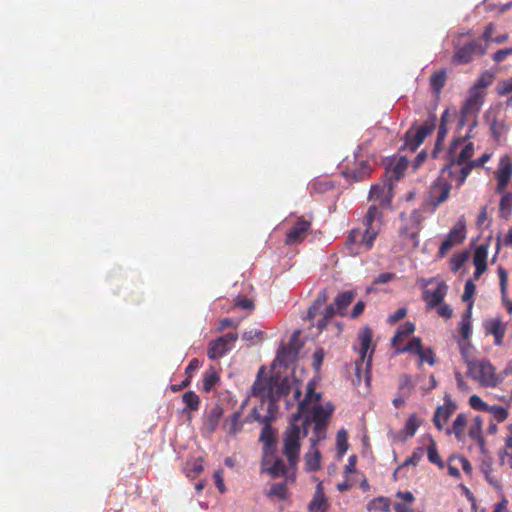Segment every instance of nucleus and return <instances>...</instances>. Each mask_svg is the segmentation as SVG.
<instances>
[{"label":"nucleus","mask_w":512,"mask_h":512,"mask_svg":"<svg viewBox=\"0 0 512 512\" xmlns=\"http://www.w3.org/2000/svg\"><path fill=\"white\" fill-rule=\"evenodd\" d=\"M293 419L284 433V447L283 453L287 457L289 466L295 468L300 452V438L303 436V431L300 426Z\"/></svg>","instance_id":"5"},{"label":"nucleus","mask_w":512,"mask_h":512,"mask_svg":"<svg viewBox=\"0 0 512 512\" xmlns=\"http://www.w3.org/2000/svg\"><path fill=\"white\" fill-rule=\"evenodd\" d=\"M475 290L476 285L474 284V282L471 279L467 280L464 286L462 300L465 302L470 301L475 294Z\"/></svg>","instance_id":"59"},{"label":"nucleus","mask_w":512,"mask_h":512,"mask_svg":"<svg viewBox=\"0 0 512 512\" xmlns=\"http://www.w3.org/2000/svg\"><path fill=\"white\" fill-rule=\"evenodd\" d=\"M372 338H373V332L370 327L366 326L362 328L357 335V341L359 343V354L360 358L358 361H356L355 365V374L356 376L360 377V373L362 370L363 362L365 361V358L367 356L368 351L370 350V354L368 356L366 367L369 368L371 366L372 362V355L374 352V347H371L372 345Z\"/></svg>","instance_id":"10"},{"label":"nucleus","mask_w":512,"mask_h":512,"mask_svg":"<svg viewBox=\"0 0 512 512\" xmlns=\"http://www.w3.org/2000/svg\"><path fill=\"white\" fill-rule=\"evenodd\" d=\"M219 376L216 371L211 367L205 372L203 376V390L209 392L218 383Z\"/></svg>","instance_id":"46"},{"label":"nucleus","mask_w":512,"mask_h":512,"mask_svg":"<svg viewBox=\"0 0 512 512\" xmlns=\"http://www.w3.org/2000/svg\"><path fill=\"white\" fill-rule=\"evenodd\" d=\"M333 411L334 407L330 403L326 404V406H321L319 404L312 406L307 413L309 415H305V418L302 421L303 436L308 434V428L311 423H314V431L319 435L320 432L325 429L327 421L331 417Z\"/></svg>","instance_id":"6"},{"label":"nucleus","mask_w":512,"mask_h":512,"mask_svg":"<svg viewBox=\"0 0 512 512\" xmlns=\"http://www.w3.org/2000/svg\"><path fill=\"white\" fill-rule=\"evenodd\" d=\"M486 332L494 336V344L501 346L506 333V324L499 318L490 319L485 324Z\"/></svg>","instance_id":"23"},{"label":"nucleus","mask_w":512,"mask_h":512,"mask_svg":"<svg viewBox=\"0 0 512 512\" xmlns=\"http://www.w3.org/2000/svg\"><path fill=\"white\" fill-rule=\"evenodd\" d=\"M382 212L376 204L371 205L363 219L364 229L350 230L345 240V249L351 256H357L372 249L380 231Z\"/></svg>","instance_id":"1"},{"label":"nucleus","mask_w":512,"mask_h":512,"mask_svg":"<svg viewBox=\"0 0 512 512\" xmlns=\"http://www.w3.org/2000/svg\"><path fill=\"white\" fill-rule=\"evenodd\" d=\"M337 451L339 455H344L348 450L347 433L344 429H341L337 433L336 438Z\"/></svg>","instance_id":"52"},{"label":"nucleus","mask_w":512,"mask_h":512,"mask_svg":"<svg viewBox=\"0 0 512 512\" xmlns=\"http://www.w3.org/2000/svg\"><path fill=\"white\" fill-rule=\"evenodd\" d=\"M465 237V225L461 222L455 225L446 236L447 239L452 240L454 245L462 243Z\"/></svg>","instance_id":"42"},{"label":"nucleus","mask_w":512,"mask_h":512,"mask_svg":"<svg viewBox=\"0 0 512 512\" xmlns=\"http://www.w3.org/2000/svg\"><path fill=\"white\" fill-rule=\"evenodd\" d=\"M274 454L269 456V460L271 461L268 465L262 466V472L268 473L272 478H278L281 476H285L287 474V467L284 461L281 458H276L273 460Z\"/></svg>","instance_id":"28"},{"label":"nucleus","mask_w":512,"mask_h":512,"mask_svg":"<svg viewBox=\"0 0 512 512\" xmlns=\"http://www.w3.org/2000/svg\"><path fill=\"white\" fill-rule=\"evenodd\" d=\"M414 385L412 379L407 374H402L398 380V393L410 396L413 391Z\"/></svg>","instance_id":"44"},{"label":"nucleus","mask_w":512,"mask_h":512,"mask_svg":"<svg viewBox=\"0 0 512 512\" xmlns=\"http://www.w3.org/2000/svg\"><path fill=\"white\" fill-rule=\"evenodd\" d=\"M329 507L327 498L325 497L322 483H318L314 496L308 505L309 512H327Z\"/></svg>","instance_id":"24"},{"label":"nucleus","mask_w":512,"mask_h":512,"mask_svg":"<svg viewBox=\"0 0 512 512\" xmlns=\"http://www.w3.org/2000/svg\"><path fill=\"white\" fill-rule=\"evenodd\" d=\"M311 228V221L304 219L303 217L297 218L293 227L287 232L285 238L286 245H294L302 242L307 232Z\"/></svg>","instance_id":"16"},{"label":"nucleus","mask_w":512,"mask_h":512,"mask_svg":"<svg viewBox=\"0 0 512 512\" xmlns=\"http://www.w3.org/2000/svg\"><path fill=\"white\" fill-rule=\"evenodd\" d=\"M422 349H423V346H422V340L421 338L419 337H413L408 343L406 346L404 347H401V348H397V353H406V352H409V353H415L416 355L417 354H420L422 353Z\"/></svg>","instance_id":"43"},{"label":"nucleus","mask_w":512,"mask_h":512,"mask_svg":"<svg viewBox=\"0 0 512 512\" xmlns=\"http://www.w3.org/2000/svg\"><path fill=\"white\" fill-rule=\"evenodd\" d=\"M467 376L485 388H495L501 382L496 368L486 359H477L468 363Z\"/></svg>","instance_id":"3"},{"label":"nucleus","mask_w":512,"mask_h":512,"mask_svg":"<svg viewBox=\"0 0 512 512\" xmlns=\"http://www.w3.org/2000/svg\"><path fill=\"white\" fill-rule=\"evenodd\" d=\"M328 296L325 290L321 291L316 300L308 309L307 318L310 321H313L319 311V309L327 302Z\"/></svg>","instance_id":"37"},{"label":"nucleus","mask_w":512,"mask_h":512,"mask_svg":"<svg viewBox=\"0 0 512 512\" xmlns=\"http://www.w3.org/2000/svg\"><path fill=\"white\" fill-rule=\"evenodd\" d=\"M499 203V214L501 218L508 219L512 213V193L503 192Z\"/></svg>","instance_id":"34"},{"label":"nucleus","mask_w":512,"mask_h":512,"mask_svg":"<svg viewBox=\"0 0 512 512\" xmlns=\"http://www.w3.org/2000/svg\"><path fill=\"white\" fill-rule=\"evenodd\" d=\"M456 408V404L450 398H447L445 399L444 404L436 409L433 417V423L438 430L443 429L444 424L455 412Z\"/></svg>","instance_id":"21"},{"label":"nucleus","mask_w":512,"mask_h":512,"mask_svg":"<svg viewBox=\"0 0 512 512\" xmlns=\"http://www.w3.org/2000/svg\"><path fill=\"white\" fill-rule=\"evenodd\" d=\"M415 331V325L412 322H406L400 325L391 339V344L393 347H397V339H404L410 336Z\"/></svg>","instance_id":"38"},{"label":"nucleus","mask_w":512,"mask_h":512,"mask_svg":"<svg viewBox=\"0 0 512 512\" xmlns=\"http://www.w3.org/2000/svg\"><path fill=\"white\" fill-rule=\"evenodd\" d=\"M480 471L491 486L497 490H501L502 485L500 480L494 475V467L491 457H487L481 461Z\"/></svg>","instance_id":"27"},{"label":"nucleus","mask_w":512,"mask_h":512,"mask_svg":"<svg viewBox=\"0 0 512 512\" xmlns=\"http://www.w3.org/2000/svg\"><path fill=\"white\" fill-rule=\"evenodd\" d=\"M427 458L430 463L437 465L441 469L444 468V462L438 453L436 442L432 438L427 447Z\"/></svg>","instance_id":"41"},{"label":"nucleus","mask_w":512,"mask_h":512,"mask_svg":"<svg viewBox=\"0 0 512 512\" xmlns=\"http://www.w3.org/2000/svg\"><path fill=\"white\" fill-rule=\"evenodd\" d=\"M271 422L263 425L259 440L263 443V458L262 466L268 465L271 461L269 456L274 454L276 449L275 431L273 430Z\"/></svg>","instance_id":"15"},{"label":"nucleus","mask_w":512,"mask_h":512,"mask_svg":"<svg viewBox=\"0 0 512 512\" xmlns=\"http://www.w3.org/2000/svg\"><path fill=\"white\" fill-rule=\"evenodd\" d=\"M461 166H462V167H461V169H460V172H459V174L456 176L457 187H461V186L465 183V181H466V179H467L468 175H469V174L471 173V171L474 169V168L471 166V164H470V162H469V161H468L467 163H464V164H463V165H461Z\"/></svg>","instance_id":"54"},{"label":"nucleus","mask_w":512,"mask_h":512,"mask_svg":"<svg viewBox=\"0 0 512 512\" xmlns=\"http://www.w3.org/2000/svg\"><path fill=\"white\" fill-rule=\"evenodd\" d=\"M447 73L445 69L434 72L429 79L430 87L435 95H439L446 84Z\"/></svg>","instance_id":"33"},{"label":"nucleus","mask_w":512,"mask_h":512,"mask_svg":"<svg viewBox=\"0 0 512 512\" xmlns=\"http://www.w3.org/2000/svg\"><path fill=\"white\" fill-rule=\"evenodd\" d=\"M238 340V334L235 332H229L216 340H213L208 345L207 356L210 360H217L222 358L228 351H230L236 341Z\"/></svg>","instance_id":"11"},{"label":"nucleus","mask_w":512,"mask_h":512,"mask_svg":"<svg viewBox=\"0 0 512 512\" xmlns=\"http://www.w3.org/2000/svg\"><path fill=\"white\" fill-rule=\"evenodd\" d=\"M317 439H312V444L309 449V451L305 454L304 460H305V470L307 472H313L320 469L321 465V452L316 447L317 446Z\"/></svg>","instance_id":"25"},{"label":"nucleus","mask_w":512,"mask_h":512,"mask_svg":"<svg viewBox=\"0 0 512 512\" xmlns=\"http://www.w3.org/2000/svg\"><path fill=\"white\" fill-rule=\"evenodd\" d=\"M264 367H261L257 378L252 386V395L261 399L262 403L266 400L279 401L282 396H287L291 385L287 379L281 380L279 377H261Z\"/></svg>","instance_id":"2"},{"label":"nucleus","mask_w":512,"mask_h":512,"mask_svg":"<svg viewBox=\"0 0 512 512\" xmlns=\"http://www.w3.org/2000/svg\"><path fill=\"white\" fill-rule=\"evenodd\" d=\"M437 117L431 114L428 119L419 126L416 130L410 128L405 134V146L411 151H415L425 140V138L432 133L436 127Z\"/></svg>","instance_id":"8"},{"label":"nucleus","mask_w":512,"mask_h":512,"mask_svg":"<svg viewBox=\"0 0 512 512\" xmlns=\"http://www.w3.org/2000/svg\"><path fill=\"white\" fill-rule=\"evenodd\" d=\"M286 494H287V485L285 482L274 483L268 492V496L277 497L278 499H281V500L286 498Z\"/></svg>","instance_id":"51"},{"label":"nucleus","mask_w":512,"mask_h":512,"mask_svg":"<svg viewBox=\"0 0 512 512\" xmlns=\"http://www.w3.org/2000/svg\"><path fill=\"white\" fill-rule=\"evenodd\" d=\"M407 161L404 158H400L396 163L388 170L390 178L399 180L407 169Z\"/></svg>","instance_id":"45"},{"label":"nucleus","mask_w":512,"mask_h":512,"mask_svg":"<svg viewBox=\"0 0 512 512\" xmlns=\"http://www.w3.org/2000/svg\"><path fill=\"white\" fill-rule=\"evenodd\" d=\"M223 416V408L215 404L203 415L202 431L207 434H212L216 431L219 422Z\"/></svg>","instance_id":"18"},{"label":"nucleus","mask_w":512,"mask_h":512,"mask_svg":"<svg viewBox=\"0 0 512 512\" xmlns=\"http://www.w3.org/2000/svg\"><path fill=\"white\" fill-rule=\"evenodd\" d=\"M355 298V293L353 291H345L339 294L334 301V305L337 309V312L340 316L346 315V310L352 301Z\"/></svg>","instance_id":"32"},{"label":"nucleus","mask_w":512,"mask_h":512,"mask_svg":"<svg viewBox=\"0 0 512 512\" xmlns=\"http://www.w3.org/2000/svg\"><path fill=\"white\" fill-rule=\"evenodd\" d=\"M486 53V45L479 40H472L454 49L452 62L458 65H465L471 62L476 56H483Z\"/></svg>","instance_id":"9"},{"label":"nucleus","mask_w":512,"mask_h":512,"mask_svg":"<svg viewBox=\"0 0 512 512\" xmlns=\"http://www.w3.org/2000/svg\"><path fill=\"white\" fill-rule=\"evenodd\" d=\"M487 256L488 249L486 245H479L476 247L473 255L474 266H486L487 267Z\"/></svg>","instance_id":"47"},{"label":"nucleus","mask_w":512,"mask_h":512,"mask_svg":"<svg viewBox=\"0 0 512 512\" xmlns=\"http://www.w3.org/2000/svg\"><path fill=\"white\" fill-rule=\"evenodd\" d=\"M469 405L476 411L486 412V409H488V404L476 394L470 396Z\"/></svg>","instance_id":"57"},{"label":"nucleus","mask_w":512,"mask_h":512,"mask_svg":"<svg viewBox=\"0 0 512 512\" xmlns=\"http://www.w3.org/2000/svg\"><path fill=\"white\" fill-rule=\"evenodd\" d=\"M483 419L480 416H476L473 422L469 426L468 435L475 442H482L483 433Z\"/></svg>","instance_id":"35"},{"label":"nucleus","mask_w":512,"mask_h":512,"mask_svg":"<svg viewBox=\"0 0 512 512\" xmlns=\"http://www.w3.org/2000/svg\"><path fill=\"white\" fill-rule=\"evenodd\" d=\"M448 287L444 282H440L437 284L434 290L426 289L423 292V300L426 302V306L428 309H433L439 306L446 294Z\"/></svg>","instance_id":"20"},{"label":"nucleus","mask_w":512,"mask_h":512,"mask_svg":"<svg viewBox=\"0 0 512 512\" xmlns=\"http://www.w3.org/2000/svg\"><path fill=\"white\" fill-rule=\"evenodd\" d=\"M235 306L244 310H252L254 308V303L250 298L246 296H238L235 299Z\"/></svg>","instance_id":"61"},{"label":"nucleus","mask_w":512,"mask_h":512,"mask_svg":"<svg viewBox=\"0 0 512 512\" xmlns=\"http://www.w3.org/2000/svg\"><path fill=\"white\" fill-rule=\"evenodd\" d=\"M493 137L498 140L507 131V127L504 122L494 120L490 126Z\"/></svg>","instance_id":"58"},{"label":"nucleus","mask_w":512,"mask_h":512,"mask_svg":"<svg viewBox=\"0 0 512 512\" xmlns=\"http://www.w3.org/2000/svg\"><path fill=\"white\" fill-rule=\"evenodd\" d=\"M493 79L494 74L490 71H485L478 77V79L476 80L475 84L472 87L481 91V89H485L488 86H490L493 82Z\"/></svg>","instance_id":"50"},{"label":"nucleus","mask_w":512,"mask_h":512,"mask_svg":"<svg viewBox=\"0 0 512 512\" xmlns=\"http://www.w3.org/2000/svg\"><path fill=\"white\" fill-rule=\"evenodd\" d=\"M182 401L186 405L184 411H197L200 406V398L194 391H187L182 396Z\"/></svg>","instance_id":"40"},{"label":"nucleus","mask_w":512,"mask_h":512,"mask_svg":"<svg viewBox=\"0 0 512 512\" xmlns=\"http://www.w3.org/2000/svg\"><path fill=\"white\" fill-rule=\"evenodd\" d=\"M512 176V161L509 157L504 156L500 159L499 165L496 171L497 188L498 193H503L510 181Z\"/></svg>","instance_id":"17"},{"label":"nucleus","mask_w":512,"mask_h":512,"mask_svg":"<svg viewBox=\"0 0 512 512\" xmlns=\"http://www.w3.org/2000/svg\"><path fill=\"white\" fill-rule=\"evenodd\" d=\"M459 332L463 340H468L472 334L471 321H461L459 324Z\"/></svg>","instance_id":"62"},{"label":"nucleus","mask_w":512,"mask_h":512,"mask_svg":"<svg viewBox=\"0 0 512 512\" xmlns=\"http://www.w3.org/2000/svg\"><path fill=\"white\" fill-rule=\"evenodd\" d=\"M340 169L345 178L354 182L367 179L372 172L371 164L359 152H355L352 157H346L342 161Z\"/></svg>","instance_id":"4"},{"label":"nucleus","mask_w":512,"mask_h":512,"mask_svg":"<svg viewBox=\"0 0 512 512\" xmlns=\"http://www.w3.org/2000/svg\"><path fill=\"white\" fill-rule=\"evenodd\" d=\"M298 353L297 348L283 345L278 349L276 361L280 366L288 367L297 358Z\"/></svg>","instance_id":"31"},{"label":"nucleus","mask_w":512,"mask_h":512,"mask_svg":"<svg viewBox=\"0 0 512 512\" xmlns=\"http://www.w3.org/2000/svg\"><path fill=\"white\" fill-rule=\"evenodd\" d=\"M420 358V363L427 362L429 365L433 366L435 364V354L432 348L422 349V353L417 354Z\"/></svg>","instance_id":"60"},{"label":"nucleus","mask_w":512,"mask_h":512,"mask_svg":"<svg viewBox=\"0 0 512 512\" xmlns=\"http://www.w3.org/2000/svg\"><path fill=\"white\" fill-rule=\"evenodd\" d=\"M400 218L403 221V224L399 228V236L404 241H410L414 248L418 247V236L422 228L421 214L419 211L414 210L408 218L404 217L403 213L400 215Z\"/></svg>","instance_id":"7"},{"label":"nucleus","mask_w":512,"mask_h":512,"mask_svg":"<svg viewBox=\"0 0 512 512\" xmlns=\"http://www.w3.org/2000/svg\"><path fill=\"white\" fill-rule=\"evenodd\" d=\"M369 199L377 203L381 207L389 206L391 203V196L386 191L384 185H372L369 192Z\"/></svg>","instance_id":"29"},{"label":"nucleus","mask_w":512,"mask_h":512,"mask_svg":"<svg viewBox=\"0 0 512 512\" xmlns=\"http://www.w3.org/2000/svg\"><path fill=\"white\" fill-rule=\"evenodd\" d=\"M423 454H424V449L422 447L415 448L414 451L412 452V454L403 462L402 465H400L398 467V469H400L401 467H404V466H408V465L416 466L422 459Z\"/></svg>","instance_id":"53"},{"label":"nucleus","mask_w":512,"mask_h":512,"mask_svg":"<svg viewBox=\"0 0 512 512\" xmlns=\"http://www.w3.org/2000/svg\"><path fill=\"white\" fill-rule=\"evenodd\" d=\"M420 425H421V421L416 416V414H411L408 417V419L405 423V426H404L405 434L409 437H413L415 435L416 431L418 430V428L420 427Z\"/></svg>","instance_id":"49"},{"label":"nucleus","mask_w":512,"mask_h":512,"mask_svg":"<svg viewBox=\"0 0 512 512\" xmlns=\"http://www.w3.org/2000/svg\"><path fill=\"white\" fill-rule=\"evenodd\" d=\"M497 273L499 277L502 302L505 305L507 312L512 314V300L507 297L508 273L502 266L498 267Z\"/></svg>","instance_id":"30"},{"label":"nucleus","mask_w":512,"mask_h":512,"mask_svg":"<svg viewBox=\"0 0 512 512\" xmlns=\"http://www.w3.org/2000/svg\"><path fill=\"white\" fill-rule=\"evenodd\" d=\"M243 408L244 405H242L238 411H235L225 419L223 428L227 431L229 436L235 437L242 431L244 426V421L241 420Z\"/></svg>","instance_id":"22"},{"label":"nucleus","mask_w":512,"mask_h":512,"mask_svg":"<svg viewBox=\"0 0 512 512\" xmlns=\"http://www.w3.org/2000/svg\"><path fill=\"white\" fill-rule=\"evenodd\" d=\"M497 92L499 95H507L512 93V78L500 83L497 87Z\"/></svg>","instance_id":"64"},{"label":"nucleus","mask_w":512,"mask_h":512,"mask_svg":"<svg viewBox=\"0 0 512 512\" xmlns=\"http://www.w3.org/2000/svg\"><path fill=\"white\" fill-rule=\"evenodd\" d=\"M368 511L390 512V501L386 497H377L367 504Z\"/></svg>","instance_id":"39"},{"label":"nucleus","mask_w":512,"mask_h":512,"mask_svg":"<svg viewBox=\"0 0 512 512\" xmlns=\"http://www.w3.org/2000/svg\"><path fill=\"white\" fill-rule=\"evenodd\" d=\"M486 412L491 414L497 422H504L509 415L508 409L500 405H488Z\"/></svg>","instance_id":"48"},{"label":"nucleus","mask_w":512,"mask_h":512,"mask_svg":"<svg viewBox=\"0 0 512 512\" xmlns=\"http://www.w3.org/2000/svg\"><path fill=\"white\" fill-rule=\"evenodd\" d=\"M451 184L443 179H438L433 183L429 191L428 202L424 204V209L431 206L430 211L434 212L436 208L444 203L450 194Z\"/></svg>","instance_id":"12"},{"label":"nucleus","mask_w":512,"mask_h":512,"mask_svg":"<svg viewBox=\"0 0 512 512\" xmlns=\"http://www.w3.org/2000/svg\"><path fill=\"white\" fill-rule=\"evenodd\" d=\"M464 142V139L456 138L453 139V141L450 144L449 152H448V160L449 164L448 166H454V165H463L464 163H467L471 160V158L474 155V144L472 142H468L464 145V147L461 149L459 154H455L456 149L458 146Z\"/></svg>","instance_id":"13"},{"label":"nucleus","mask_w":512,"mask_h":512,"mask_svg":"<svg viewBox=\"0 0 512 512\" xmlns=\"http://www.w3.org/2000/svg\"><path fill=\"white\" fill-rule=\"evenodd\" d=\"M459 349H460V353L463 358V361L467 367H468L469 362L477 360L476 358H473L471 356L470 350L472 349V344L470 342H466V343L459 342Z\"/></svg>","instance_id":"55"},{"label":"nucleus","mask_w":512,"mask_h":512,"mask_svg":"<svg viewBox=\"0 0 512 512\" xmlns=\"http://www.w3.org/2000/svg\"><path fill=\"white\" fill-rule=\"evenodd\" d=\"M257 421L261 424H266L273 421V416H262L257 407H254L246 419V422Z\"/></svg>","instance_id":"56"},{"label":"nucleus","mask_w":512,"mask_h":512,"mask_svg":"<svg viewBox=\"0 0 512 512\" xmlns=\"http://www.w3.org/2000/svg\"><path fill=\"white\" fill-rule=\"evenodd\" d=\"M507 432L503 436V445L498 451L500 466L507 467L512 470V424L507 427Z\"/></svg>","instance_id":"19"},{"label":"nucleus","mask_w":512,"mask_h":512,"mask_svg":"<svg viewBox=\"0 0 512 512\" xmlns=\"http://www.w3.org/2000/svg\"><path fill=\"white\" fill-rule=\"evenodd\" d=\"M483 93L475 88H471L469 91V96L466 99L463 107V114H470L474 112H478L483 104Z\"/></svg>","instance_id":"26"},{"label":"nucleus","mask_w":512,"mask_h":512,"mask_svg":"<svg viewBox=\"0 0 512 512\" xmlns=\"http://www.w3.org/2000/svg\"><path fill=\"white\" fill-rule=\"evenodd\" d=\"M512 55V47L500 49L493 54V60L496 63L504 61L508 56Z\"/></svg>","instance_id":"63"},{"label":"nucleus","mask_w":512,"mask_h":512,"mask_svg":"<svg viewBox=\"0 0 512 512\" xmlns=\"http://www.w3.org/2000/svg\"><path fill=\"white\" fill-rule=\"evenodd\" d=\"M321 393L315 392V385L312 382H309L306 387V394L302 401L298 403V411L292 417L295 422H299L304 415L308 413L311 408V405L319 404L321 400Z\"/></svg>","instance_id":"14"},{"label":"nucleus","mask_w":512,"mask_h":512,"mask_svg":"<svg viewBox=\"0 0 512 512\" xmlns=\"http://www.w3.org/2000/svg\"><path fill=\"white\" fill-rule=\"evenodd\" d=\"M467 426V417L465 414L460 413L457 415L452 424V433L458 440H462L464 437V430ZM448 433H451L449 430Z\"/></svg>","instance_id":"36"}]
</instances>
